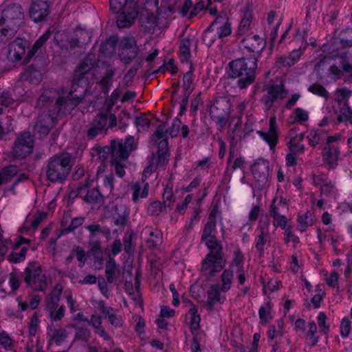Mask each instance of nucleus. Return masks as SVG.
Wrapping results in <instances>:
<instances>
[{"label": "nucleus", "mask_w": 352, "mask_h": 352, "mask_svg": "<svg viewBox=\"0 0 352 352\" xmlns=\"http://www.w3.org/2000/svg\"><path fill=\"white\" fill-rule=\"evenodd\" d=\"M76 91L73 82L72 89L67 96H59L56 98L53 109L49 111L50 115L38 118L35 125V133L38 135L39 139L44 138L50 131L52 127L51 117L56 116L62 110L64 114L69 113L80 104L83 96L74 94Z\"/></svg>", "instance_id": "f257e3e1"}, {"label": "nucleus", "mask_w": 352, "mask_h": 352, "mask_svg": "<svg viewBox=\"0 0 352 352\" xmlns=\"http://www.w3.org/2000/svg\"><path fill=\"white\" fill-rule=\"evenodd\" d=\"M3 9L0 17V44L7 42L16 34L24 19V10L19 3L2 5Z\"/></svg>", "instance_id": "f03ea898"}, {"label": "nucleus", "mask_w": 352, "mask_h": 352, "mask_svg": "<svg viewBox=\"0 0 352 352\" xmlns=\"http://www.w3.org/2000/svg\"><path fill=\"white\" fill-rule=\"evenodd\" d=\"M258 60L254 57L243 56L230 61L228 65L230 78L236 79L240 89H245L256 79Z\"/></svg>", "instance_id": "7ed1b4c3"}, {"label": "nucleus", "mask_w": 352, "mask_h": 352, "mask_svg": "<svg viewBox=\"0 0 352 352\" xmlns=\"http://www.w3.org/2000/svg\"><path fill=\"white\" fill-rule=\"evenodd\" d=\"M73 166L72 154L63 152L53 155L47 160L43 167L46 179L53 184H64Z\"/></svg>", "instance_id": "20e7f679"}, {"label": "nucleus", "mask_w": 352, "mask_h": 352, "mask_svg": "<svg viewBox=\"0 0 352 352\" xmlns=\"http://www.w3.org/2000/svg\"><path fill=\"white\" fill-rule=\"evenodd\" d=\"M23 274L27 287L35 292H43L46 289V276L42 274L41 267L37 262H30L24 269Z\"/></svg>", "instance_id": "39448f33"}, {"label": "nucleus", "mask_w": 352, "mask_h": 352, "mask_svg": "<svg viewBox=\"0 0 352 352\" xmlns=\"http://www.w3.org/2000/svg\"><path fill=\"white\" fill-rule=\"evenodd\" d=\"M210 116L212 120L221 126H224L230 117L231 102L228 96L217 97L212 103L210 102Z\"/></svg>", "instance_id": "423d86ee"}, {"label": "nucleus", "mask_w": 352, "mask_h": 352, "mask_svg": "<svg viewBox=\"0 0 352 352\" xmlns=\"http://www.w3.org/2000/svg\"><path fill=\"white\" fill-rule=\"evenodd\" d=\"M226 265L225 254L214 255L208 253L201 261V272L206 280H209Z\"/></svg>", "instance_id": "0eeeda50"}, {"label": "nucleus", "mask_w": 352, "mask_h": 352, "mask_svg": "<svg viewBox=\"0 0 352 352\" xmlns=\"http://www.w3.org/2000/svg\"><path fill=\"white\" fill-rule=\"evenodd\" d=\"M134 141V137L131 135L127 136L124 142L122 140H111L109 146L111 153L110 162L127 160L131 152L136 148Z\"/></svg>", "instance_id": "6e6552de"}, {"label": "nucleus", "mask_w": 352, "mask_h": 352, "mask_svg": "<svg viewBox=\"0 0 352 352\" xmlns=\"http://www.w3.org/2000/svg\"><path fill=\"white\" fill-rule=\"evenodd\" d=\"M62 293V287L56 285L49 298L45 299V310L48 317L53 321L60 320L65 316V307L58 306L60 295Z\"/></svg>", "instance_id": "1a4fd4ad"}, {"label": "nucleus", "mask_w": 352, "mask_h": 352, "mask_svg": "<svg viewBox=\"0 0 352 352\" xmlns=\"http://www.w3.org/2000/svg\"><path fill=\"white\" fill-rule=\"evenodd\" d=\"M336 140V137L328 136L322 152L323 162L327 166L329 170L335 169L338 165V160L340 159V151L338 144L335 142Z\"/></svg>", "instance_id": "9d476101"}, {"label": "nucleus", "mask_w": 352, "mask_h": 352, "mask_svg": "<svg viewBox=\"0 0 352 352\" xmlns=\"http://www.w3.org/2000/svg\"><path fill=\"white\" fill-rule=\"evenodd\" d=\"M33 137L30 132L20 133L12 148V154L15 158L23 159L30 155L33 149Z\"/></svg>", "instance_id": "9b49d317"}, {"label": "nucleus", "mask_w": 352, "mask_h": 352, "mask_svg": "<svg viewBox=\"0 0 352 352\" xmlns=\"http://www.w3.org/2000/svg\"><path fill=\"white\" fill-rule=\"evenodd\" d=\"M270 221L267 217L261 219L257 230L260 232L256 237L254 246L260 257L263 256L265 246H270L271 237L270 234Z\"/></svg>", "instance_id": "f8f14e48"}, {"label": "nucleus", "mask_w": 352, "mask_h": 352, "mask_svg": "<svg viewBox=\"0 0 352 352\" xmlns=\"http://www.w3.org/2000/svg\"><path fill=\"white\" fill-rule=\"evenodd\" d=\"M241 47L250 53L248 57H254L258 59L265 47L266 41L258 35H248L240 42Z\"/></svg>", "instance_id": "ddd939ff"}, {"label": "nucleus", "mask_w": 352, "mask_h": 352, "mask_svg": "<svg viewBox=\"0 0 352 352\" xmlns=\"http://www.w3.org/2000/svg\"><path fill=\"white\" fill-rule=\"evenodd\" d=\"M266 91V94H264L261 98V102L264 104L265 111H270L275 102L283 100L287 94V91L282 84L270 85L267 87Z\"/></svg>", "instance_id": "4468645a"}, {"label": "nucleus", "mask_w": 352, "mask_h": 352, "mask_svg": "<svg viewBox=\"0 0 352 352\" xmlns=\"http://www.w3.org/2000/svg\"><path fill=\"white\" fill-rule=\"evenodd\" d=\"M138 54V47L133 37H124L120 41L119 56L126 64L135 59Z\"/></svg>", "instance_id": "2eb2a0df"}, {"label": "nucleus", "mask_w": 352, "mask_h": 352, "mask_svg": "<svg viewBox=\"0 0 352 352\" xmlns=\"http://www.w3.org/2000/svg\"><path fill=\"white\" fill-rule=\"evenodd\" d=\"M93 180L87 178L85 183L80 184L77 188L76 196L82 197L87 203H99L102 197L96 188L89 189L92 185Z\"/></svg>", "instance_id": "dca6fc26"}, {"label": "nucleus", "mask_w": 352, "mask_h": 352, "mask_svg": "<svg viewBox=\"0 0 352 352\" xmlns=\"http://www.w3.org/2000/svg\"><path fill=\"white\" fill-rule=\"evenodd\" d=\"M30 46L29 42L23 38H16L8 45L7 58L12 62H17L25 57L26 49Z\"/></svg>", "instance_id": "f3484780"}, {"label": "nucleus", "mask_w": 352, "mask_h": 352, "mask_svg": "<svg viewBox=\"0 0 352 352\" xmlns=\"http://www.w3.org/2000/svg\"><path fill=\"white\" fill-rule=\"evenodd\" d=\"M117 25L119 28H124L131 25L138 16L137 3L132 2L131 6L126 4L125 8L118 13Z\"/></svg>", "instance_id": "a211bd4d"}, {"label": "nucleus", "mask_w": 352, "mask_h": 352, "mask_svg": "<svg viewBox=\"0 0 352 352\" xmlns=\"http://www.w3.org/2000/svg\"><path fill=\"white\" fill-rule=\"evenodd\" d=\"M252 174L258 186H265L270 175V163L267 160L260 158L252 166Z\"/></svg>", "instance_id": "6ab92c4d"}, {"label": "nucleus", "mask_w": 352, "mask_h": 352, "mask_svg": "<svg viewBox=\"0 0 352 352\" xmlns=\"http://www.w3.org/2000/svg\"><path fill=\"white\" fill-rule=\"evenodd\" d=\"M117 117L108 111L100 112L90 123L107 134L108 128L117 125Z\"/></svg>", "instance_id": "aec40b11"}, {"label": "nucleus", "mask_w": 352, "mask_h": 352, "mask_svg": "<svg viewBox=\"0 0 352 352\" xmlns=\"http://www.w3.org/2000/svg\"><path fill=\"white\" fill-rule=\"evenodd\" d=\"M47 0H34L29 9L31 19L38 23L43 21L49 14Z\"/></svg>", "instance_id": "412c9836"}, {"label": "nucleus", "mask_w": 352, "mask_h": 352, "mask_svg": "<svg viewBox=\"0 0 352 352\" xmlns=\"http://www.w3.org/2000/svg\"><path fill=\"white\" fill-rule=\"evenodd\" d=\"M257 133L268 144L271 150H274L278 141V125L276 116L270 117V126L267 132L258 131Z\"/></svg>", "instance_id": "4be33fe9"}, {"label": "nucleus", "mask_w": 352, "mask_h": 352, "mask_svg": "<svg viewBox=\"0 0 352 352\" xmlns=\"http://www.w3.org/2000/svg\"><path fill=\"white\" fill-rule=\"evenodd\" d=\"M130 211L126 205L116 204L113 208L112 219L115 226L119 227L121 232L124 229L129 220Z\"/></svg>", "instance_id": "5701e85b"}, {"label": "nucleus", "mask_w": 352, "mask_h": 352, "mask_svg": "<svg viewBox=\"0 0 352 352\" xmlns=\"http://www.w3.org/2000/svg\"><path fill=\"white\" fill-rule=\"evenodd\" d=\"M212 26L216 27L217 35L221 39L228 36L232 32L231 23L226 14L218 15L212 22Z\"/></svg>", "instance_id": "b1692460"}, {"label": "nucleus", "mask_w": 352, "mask_h": 352, "mask_svg": "<svg viewBox=\"0 0 352 352\" xmlns=\"http://www.w3.org/2000/svg\"><path fill=\"white\" fill-rule=\"evenodd\" d=\"M143 234L146 236V245L149 249L154 250L162 243V233L160 230L146 227Z\"/></svg>", "instance_id": "393cba45"}, {"label": "nucleus", "mask_w": 352, "mask_h": 352, "mask_svg": "<svg viewBox=\"0 0 352 352\" xmlns=\"http://www.w3.org/2000/svg\"><path fill=\"white\" fill-rule=\"evenodd\" d=\"M90 38L91 36L87 31L77 29L74 31V34L70 40V47L72 48L82 47L90 41Z\"/></svg>", "instance_id": "a878e982"}, {"label": "nucleus", "mask_w": 352, "mask_h": 352, "mask_svg": "<svg viewBox=\"0 0 352 352\" xmlns=\"http://www.w3.org/2000/svg\"><path fill=\"white\" fill-rule=\"evenodd\" d=\"M120 272L113 256H109L105 264V276L108 283H113L120 276Z\"/></svg>", "instance_id": "bb28decb"}, {"label": "nucleus", "mask_w": 352, "mask_h": 352, "mask_svg": "<svg viewBox=\"0 0 352 352\" xmlns=\"http://www.w3.org/2000/svg\"><path fill=\"white\" fill-rule=\"evenodd\" d=\"M221 289H219V285L214 284L211 285L210 289L207 292V304L206 307L207 309L212 311L214 310V305L217 302H223V300L221 301Z\"/></svg>", "instance_id": "cd10ccee"}, {"label": "nucleus", "mask_w": 352, "mask_h": 352, "mask_svg": "<svg viewBox=\"0 0 352 352\" xmlns=\"http://www.w3.org/2000/svg\"><path fill=\"white\" fill-rule=\"evenodd\" d=\"M85 220V218L83 217H76L72 219L70 224L67 226V219L63 218L60 221V234L65 235L72 232H74L83 224Z\"/></svg>", "instance_id": "c85d7f7f"}, {"label": "nucleus", "mask_w": 352, "mask_h": 352, "mask_svg": "<svg viewBox=\"0 0 352 352\" xmlns=\"http://www.w3.org/2000/svg\"><path fill=\"white\" fill-rule=\"evenodd\" d=\"M148 189L149 184L148 182H144V179H142V183L135 184L133 186V201L137 203L140 198H146L148 195Z\"/></svg>", "instance_id": "c756f323"}, {"label": "nucleus", "mask_w": 352, "mask_h": 352, "mask_svg": "<svg viewBox=\"0 0 352 352\" xmlns=\"http://www.w3.org/2000/svg\"><path fill=\"white\" fill-rule=\"evenodd\" d=\"M85 228L89 232V239L91 240L96 239L98 234H102L107 239L109 238L111 235V230L108 227L102 226L98 223L88 225Z\"/></svg>", "instance_id": "7c9ffc66"}, {"label": "nucleus", "mask_w": 352, "mask_h": 352, "mask_svg": "<svg viewBox=\"0 0 352 352\" xmlns=\"http://www.w3.org/2000/svg\"><path fill=\"white\" fill-rule=\"evenodd\" d=\"M300 57V51L293 50L288 56H280L277 57L276 63L279 67H291L298 60Z\"/></svg>", "instance_id": "2f4dec72"}, {"label": "nucleus", "mask_w": 352, "mask_h": 352, "mask_svg": "<svg viewBox=\"0 0 352 352\" xmlns=\"http://www.w3.org/2000/svg\"><path fill=\"white\" fill-rule=\"evenodd\" d=\"M338 114L337 120L338 122L352 120V109L349 107V102H344L338 104V109L335 110Z\"/></svg>", "instance_id": "473e14b6"}, {"label": "nucleus", "mask_w": 352, "mask_h": 352, "mask_svg": "<svg viewBox=\"0 0 352 352\" xmlns=\"http://www.w3.org/2000/svg\"><path fill=\"white\" fill-rule=\"evenodd\" d=\"M50 36V32H47L39 37L34 43L32 49L28 52L23 60V64H28L32 58L35 55L36 52L45 43Z\"/></svg>", "instance_id": "72a5a7b5"}, {"label": "nucleus", "mask_w": 352, "mask_h": 352, "mask_svg": "<svg viewBox=\"0 0 352 352\" xmlns=\"http://www.w3.org/2000/svg\"><path fill=\"white\" fill-rule=\"evenodd\" d=\"M190 40L189 38H184L181 40L179 44V58L182 63H190Z\"/></svg>", "instance_id": "f704fd0d"}, {"label": "nucleus", "mask_w": 352, "mask_h": 352, "mask_svg": "<svg viewBox=\"0 0 352 352\" xmlns=\"http://www.w3.org/2000/svg\"><path fill=\"white\" fill-rule=\"evenodd\" d=\"M313 213L307 210L304 214H298L297 217L298 229L300 232H305L307 229L314 224Z\"/></svg>", "instance_id": "c9c22d12"}, {"label": "nucleus", "mask_w": 352, "mask_h": 352, "mask_svg": "<svg viewBox=\"0 0 352 352\" xmlns=\"http://www.w3.org/2000/svg\"><path fill=\"white\" fill-rule=\"evenodd\" d=\"M19 169L14 165L7 166L0 170V186L3 184H7L12 180V179L16 175Z\"/></svg>", "instance_id": "e433bc0d"}, {"label": "nucleus", "mask_w": 352, "mask_h": 352, "mask_svg": "<svg viewBox=\"0 0 352 352\" xmlns=\"http://www.w3.org/2000/svg\"><path fill=\"white\" fill-rule=\"evenodd\" d=\"M198 309L195 305L192 307L188 313V316L190 317V322L188 323V326L191 330L192 334H195V331H197L200 327V322L201 317L200 315L197 314Z\"/></svg>", "instance_id": "4c0bfd02"}, {"label": "nucleus", "mask_w": 352, "mask_h": 352, "mask_svg": "<svg viewBox=\"0 0 352 352\" xmlns=\"http://www.w3.org/2000/svg\"><path fill=\"white\" fill-rule=\"evenodd\" d=\"M233 276V271L230 268L223 270L221 276V281L222 284L221 285H219V289H221L222 292H227L230 290L232 283Z\"/></svg>", "instance_id": "58836bf2"}, {"label": "nucleus", "mask_w": 352, "mask_h": 352, "mask_svg": "<svg viewBox=\"0 0 352 352\" xmlns=\"http://www.w3.org/2000/svg\"><path fill=\"white\" fill-rule=\"evenodd\" d=\"M206 246L210 250L208 253L214 255L224 254L221 242L218 241L216 236L211 237L204 241Z\"/></svg>", "instance_id": "ea45409f"}, {"label": "nucleus", "mask_w": 352, "mask_h": 352, "mask_svg": "<svg viewBox=\"0 0 352 352\" xmlns=\"http://www.w3.org/2000/svg\"><path fill=\"white\" fill-rule=\"evenodd\" d=\"M76 332L74 336L75 340H81L84 342H88L91 336L90 330L83 325L72 324Z\"/></svg>", "instance_id": "a19ab883"}, {"label": "nucleus", "mask_w": 352, "mask_h": 352, "mask_svg": "<svg viewBox=\"0 0 352 352\" xmlns=\"http://www.w3.org/2000/svg\"><path fill=\"white\" fill-rule=\"evenodd\" d=\"M194 68L192 64L189 66V70L186 72L183 76V91L186 94H191L193 90L192 82H193V75Z\"/></svg>", "instance_id": "79ce46f5"}, {"label": "nucleus", "mask_w": 352, "mask_h": 352, "mask_svg": "<svg viewBox=\"0 0 352 352\" xmlns=\"http://www.w3.org/2000/svg\"><path fill=\"white\" fill-rule=\"evenodd\" d=\"M337 189L335 184L331 182H329L328 184L320 187V195L322 197H325L327 200L330 201L332 199H335L337 195Z\"/></svg>", "instance_id": "37998d69"}, {"label": "nucleus", "mask_w": 352, "mask_h": 352, "mask_svg": "<svg viewBox=\"0 0 352 352\" xmlns=\"http://www.w3.org/2000/svg\"><path fill=\"white\" fill-rule=\"evenodd\" d=\"M117 41L116 37L111 36L104 43L101 44L100 47V52L105 56H111L115 50Z\"/></svg>", "instance_id": "c03bdc74"}, {"label": "nucleus", "mask_w": 352, "mask_h": 352, "mask_svg": "<svg viewBox=\"0 0 352 352\" xmlns=\"http://www.w3.org/2000/svg\"><path fill=\"white\" fill-rule=\"evenodd\" d=\"M252 19V16L251 12H246L244 13L243 17L241 19L238 28L237 36H243L248 31L251 24Z\"/></svg>", "instance_id": "a18cd8bd"}, {"label": "nucleus", "mask_w": 352, "mask_h": 352, "mask_svg": "<svg viewBox=\"0 0 352 352\" xmlns=\"http://www.w3.org/2000/svg\"><path fill=\"white\" fill-rule=\"evenodd\" d=\"M28 250V248L23 246L21 248L19 252L13 251L8 255L7 260L13 263H21L25 261Z\"/></svg>", "instance_id": "49530a36"}, {"label": "nucleus", "mask_w": 352, "mask_h": 352, "mask_svg": "<svg viewBox=\"0 0 352 352\" xmlns=\"http://www.w3.org/2000/svg\"><path fill=\"white\" fill-rule=\"evenodd\" d=\"M92 155H98V158L101 160L102 163H104L109 158L111 160V150H109V146L104 147H94L92 149Z\"/></svg>", "instance_id": "de8ad7c7"}, {"label": "nucleus", "mask_w": 352, "mask_h": 352, "mask_svg": "<svg viewBox=\"0 0 352 352\" xmlns=\"http://www.w3.org/2000/svg\"><path fill=\"white\" fill-rule=\"evenodd\" d=\"M217 37V33L214 32V26H212L211 23L210 26L204 30L202 40L205 45L209 47L214 43Z\"/></svg>", "instance_id": "09e8293b"}, {"label": "nucleus", "mask_w": 352, "mask_h": 352, "mask_svg": "<svg viewBox=\"0 0 352 352\" xmlns=\"http://www.w3.org/2000/svg\"><path fill=\"white\" fill-rule=\"evenodd\" d=\"M272 309V305L268 301L265 305L261 306L258 310L259 318L263 324H266L270 319V314Z\"/></svg>", "instance_id": "8fccbe9b"}, {"label": "nucleus", "mask_w": 352, "mask_h": 352, "mask_svg": "<svg viewBox=\"0 0 352 352\" xmlns=\"http://www.w3.org/2000/svg\"><path fill=\"white\" fill-rule=\"evenodd\" d=\"M217 223H212L210 221L206 222V225L204 226L203 232L201 237V241H204L208 239H210L215 236V233L217 232Z\"/></svg>", "instance_id": "3c124183"}, {"label": "nucleus", "mask_w": 352, "mask_h": 352, "mask_svg": "<svg viewBox=\"0 0 352 352\" xmlns=\"http://www.w3.org/2000/svg\"><path fill=\"white\" fill-rule=\"evenodd\" d=\"M113 74H114L111 70H109L105 73L104 76L102 78V79L100 81V83L101 85L102 91L104 94H109V91L112 85V78H113Z\"/></svg>", "instance_id": "603ef678"}, {"label": "nucleus", "mask_w": 352, "mask_h": 352, "mask_svg": "<svg viewBox=\"0 0 352 352\" xmlns=\"http://www.w3.org/2000/svg\"><path fill=\"white\" fill-rule=\"evenodd\" d=\"M308 91L314 95L324 98L325 100L329 98V93L322 85L316 82L308 87Z\"/></svg>", "instance_id": "864d4df0"}, {"label": "nucleus", "mask_w": 352, "mask_h": 352, "mask_svg": "<svg viewBox=\"0 0 352 352\" xmlns=\"http://www.w3.org/2000/svg\"><path fill=\"white\" fill-rule=\"evenodd\" d=\"M335 96H336L335 101L339 104L349 102L348 100L352 96V91L347 88H338L336 90Z\"/></svg>", "instance_id": "5fc2aeb1"}, {"label": "nucleus", "mask_w": 352, "mask_h": 352, "mask_svg": "<svg viewBox=\"0 0 352 352\" xmlns=\"http://www.w3.org/2000/svg\"><path fill=\"white\" fill-rule=\"evenodd\" d=\"M132 2H135V0H109L110 10L113 13H119L126 4L131 6Z\"/></svg>", "instance_id": "6e6d98bb"}, {"label": "nucleus", "mask_w": 352, "mask_h": 352, "mask_svg": "<svg viewBox=\"0 0 352 352\" xmlns=\"http://www.w3.org/2000/svg\"><path fill=\"white\" fill-rule=\"evenodd\" d=\"M324 135V133L322 130L315 129L311 130L309 133L308 135L307 136V138L308 139L309 144L311 146L315 147L317 144H318L322 140V136H323Z\"/></svg>", "instance_id": "4d7b16f0"}, {"label": "nucleus", "mask_w": 352, "mask_h": 352, "mask_svg": "<svg viewBox=\"0 0 352 352\" xmlns=\"http://www.w3.org/2000/svg\"><path fill=\"white\" fill-rule=\"evenodd\" d=\"M316 331L317 327L315 322H310L309 324V330L307 333V340L311 346L316 345L318 342V337L316 336Z\"/></svg>", "instance_id": "13d9d810"}, {"label": "nucleus", "mask_w": 352, "mask_h": 352, "mask_svg": "<svg viewBox=\"0 0 352 352\" xmlns=\"http://www.w3.org/2000/svg\"><path fill=\"white\" fill-rule=\"evenodd\" d=\"M280 208L288 209L286 201H284L282 198H280V199L278 200V197H274L272 200V202L270 208V217H272L273 209L276 214H280Z\"/></svg>", "instance_id": "bf43d9fd"}, {"label": "nucleus", "mask_w": 352, "mask_h": 352, "mask_svg": "<svg viewBox=\"0 0 352 352\" xmlns=\"http://www.w3.org/2000/svg\"><path fill=\"white\" fill-rule=\"evenodd\" d=\"M14 340L5 331L0 332V345L6 350H12Z\"/></svg>", "instance_id": "052dcab7"}, {"label": "nucleus", "mask_w": 352, "mask_h": 352, "mask_svg": "<svg viewBox=\"0 0 352 352\" xmlns=\"http://www.w3.org/2000/svg\"><path fill=\"white\" fill-rule=\"evenodd\" d=\"M54 102V98H52L48 91H45L38 98L36 107L42 109L50 106Z\"/></svg>", "instance_id": "680f3d73"}, {"label": "nucleus", "mask_w": 352, "mask_h": 352, "mask_svg": "<svg viewBox=\"0 0 352 352\" xmlns=\"http://www.w3.org/2000/svg\"><path fill=\"white\" fill-rule=\"evenodd\" d=\"M163 204L164 208H171L173 205V203L175 201L173 192L172 190V188H170L168 187H166L164 188L163 195Z\"/></svg>", "instance_id": "e2e57ef3"}, {"label": "nucleus", "mask_w": 352, "mask_h": 352, "mask_svg": "<svg viewBox=\"0 0 352 352\" xmlns=\"http://www.w3.org/2000/svg\"><path fill=\"white\" fill-rule=\"evenodd\" d=\"M290 152L296 154H302L305 151V145L301 144L300 142L295 141V139L292 140L287 143Z\"/></svg>", "instance_id": "0e129e2a"}, {"label": "nucleus", "mask_w": 352, "mask_h": 352, "mask_svg": "<svg viewBox=\"0 0 352 352\" xmlns=\"http://www.w3.org/2000/svg\"><path fill=\"white\" fill-rule=\"evenodd\" d=\"M272 217L274 219L273 224L275 228L280 227L285 230L287 229V219L285 215L276 214L273 210Z\"/></svg>", "instance_id": "69168bd1"}, {"label": "nucleus", "mask_w": 352, "mask_h": 352, "mask_svg": "<svg viewBox=\"0 0 352 352\" xmlns=\"http://www.w3.org/2000/svg\"><path fill=\"white\" fill-rule=\"evenodd\" d=\"M162 204L160 201L151 202L147 208V213L151 216H158L162 211Z\"/></svg>", "instance_id": "338daca9"}, {"label": "nucleus", "mask_w": 352, "mask_h": 352, "mask_svg": "<svg viewBox=\"0 0 352 352\" xmlns=\"http://www.w3.org/2000/svg\"><path fill=\"white\" fill-rule=\"evenodd\" d=\"M91 68V66L89 65L85 61L82 62L80 65H78L75 71V77L74 80L76 79L78 80H81L82 79V75L87 73Z\"/></svg>", "instance_id": "774afa93"}]
</instances>
